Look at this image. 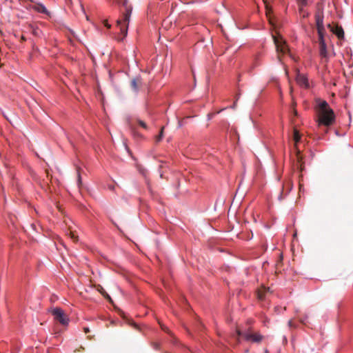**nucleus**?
<instances>
[{"instance_id":"6ab92c4d","label":"nucleus","mask_w":353,"mask_h":353,"mask_svg":"<svg viewBox=\"0 0 353 353\" xmlns=\"http://www.w3.org/2000/svg\"><path fill=\"white\" fill-rule=\"evenodd\" d=\"M288 192H289L292 189V184L291 182H288Z\"/></svg>"},{"instance_id":"6e6552de","label":"nucleus","mask_w":353,"mask_h":353,"mask_svg":"<svg viewBox=\"0 0 353 353\" xmlns=\"http://www.w3.org/2000/svg\"><path fill=\"white\" fill-rule=\"evenodd\" d=\"M319 54L321 58L327 59L328 57V53L327 50V46L325 43V41L324 39V35L319 36Z\"/></svg>"},{"instance_id":"4be33fe9","label":"nucleus","mask_w":353,"mask_h":353,"mask_svg":"<svg viewBox=\"0 0 353 353\" xmlns=\"http://www.w3.org/2000/svg\"><path fill=\"white\" fill-rule=\"evenodd\" d=\"M78 183H79V184H80L81 183V178L80 173L79 172H78Z\"/></svg>"},{"instance_id":"9b49d317","label":"nucleus","mask_w":353,"mask_h":353,"mask_svg":"<svg viewBox=\"0 0 353 353\" xmlns=\"http://www.w3.org/2000/svg\"><path fill=\"white\" fill-rule=\"evenodd\" d=\"M293 139L295 144H297L301 140V134L299 131L296 129L294 130Z\"/></svg>"},{"instance_id":"f03ea898","label":"nucleus","mask_w":353,"mask_h":353,"mask_svg":"<svg viewBox=\"0 0 353 353\" xmlns=\"http://www.w3.org/2000/svg\"><path fill=\"white\" fill-rule=\"evenodd\" d=\"M123 6H125V11L122 14L121 19H118L117 21V25L120 30V34L117 37V39L119 41H122L127 36L128 25L132 12V7L128 5L126 1H124Z\"/></svg>"},{"instance_id":"dca6fc26","label":"nucleus","mask_w":353,"mask_h":353,"mask_svg":"<svg viewBox=\"0 0 353 353\" xmlns=\"http://www.w3.org/2000/svg\"><path fill=\"white\" fill-rule=\"evenodd\" d=\"M299 6H300L299 11H300V12H303V17H307L308 16V12H305L303 10V6H301L300 4H299Z\"/></svg>"},{"instance_id":"aec40b11","label":"nucleus","mask_w":353,"mask_h":353,"mask_svg":"<svg viewBox=\"0 0 353 353\" xmlns=\"http://www.w3.org/2000/svg\"><path fill=\"white\" fill-rule=\"evenodd\" d=\"M239 96L236 97V101H234L233 105L230 106V108L234 109L236 108V102H237V101L239 99Z\"/></svg>"},{"instance_id":"5701e85b","label":"nucleus","mask_w":353,"mask_h":353,"mask_svg":"<svg viewBox=\"0 0 353 353\" xmlns=\"http://www.w3.org/2000/svg\"><path fill=\"white\" fill-rule=\"evenodd\" d=\"M83 330L85 334H87L90 332V329L88 327H84Z\"/></svg>"},{"instance_id":"ddd939ff","label":"nucleus","mask_w":353,"mask_h":353,"mask_svg":"<svg viewBox=\"0 0 353 353\" xmlns=\"http://www.w3.org/2000/svg\"><path fill=\"white\" fill-rule=\"evenodd\" d=\"M266 288L263 290H260L257 292V297L260 300H263L265 298V292L266 291Z\"/></svg>"},{"instance_id":"39448f33","label":"nucleus","mask_w":353,"mask_h":353,"mask_svg":"<svg viewBox=\"0 0 353 353\" xmlns=\"http://www.w3.org/2000/svg\"><path fill=\"white\" fill-rule=\"evenodd\" d=\"M50 312L54 316V321L59 322L62 325L67 326L69 324L70 319L61 308L58 307H54L51 309Z\"/></svg>"},{"instance_id":"7ed1b4c3","label":"nucleus","mask_w":353,"mask_h":353,"mask_svg":"<svg viewBox=\"0 0 353 353\" xmlns=\"http://www.w3.org/2000/svg\"><path fill=\"white\" fill-rule=\"evenodd\" d=\"M236 334L237 337L242 336L246 341L260 343L264 339V336L259 332H253L251 329H248L245 332L236 330Z\"/></svg>"},{"instance_id":"393cba45","label":"nucleus","mask_w":353,"mask_h":353,"mask_svg":"<svg viewBox=\"0 0 353 353\" xmlns=\"http://www.w3.org/2000/svg\"><path fill=\"white\" fill-rule=\"evenodd\" d=\"M265 353H268V351L266 350L265 351Z\"/></svg>"},{"instance_id":"9d476101","label":"nucleus","mask_w":353,"mask_h":353,"mask_svg":"<svg viewBox=\"0 0 353 353\" xmlns=\"http://www.w3.org/2000/svg\"><path fill=\"white\" fill-rule=\"evenodd\" d=\"M142 79L141 77L137 76L133 78L131 81V87L133 89L134 91L137 92L140 88V87L142 85Z\"/></svg>"},{"instance_id":"f257e3e1","label":"nucleus","mask_w":353,"mask_h":353,"mask_svg":"<svg viewBox=\"0 0 353 353\" xmlns=\"http://www.w3.org/2000/svg\"><path fill=\"white\" fill-rule=\"evenodd\" d=\"M314 110L317 116L316 122L319 126L329 127L334 123L336 120L334 112L326 101L321 99H316Z\"/></svg>"},{"instance_id":"f8f14e48","label":"nucleus","mask_w":353,"mask_h":353,"mask_svg":"<svg viewBox=\"0 0 353 353\" xmlns=\"http://www.w3.org/2000/svg\"><path fill=\"white\" fill-rule=\"evenodd\" d=\"M35 8H36V10L38 11L39 12H41V13H47L48 12L46 8L42 4H38L37 6H36Z\"/></svg>"},{"instance_id":"2eb2a0df","label":"nucleus","mask_w":353,"mask_h":353,"mask_svg":"<svg viewBox=\"0 0 353 353\" xmlns=\"http://www.w3.org/2000/svg\"><path fill=\"white\" fill-rule=\"evenodd\" d=\"M137 123H139V125L142 127L143 128L147 130L148 129V125L147 124L142 120H140V119H137Z\"/></svg>"},{"instance_id":"0eeeda50","label":"nucleus","mask_w":353,"mask_h":353,"mask_svg":"<svg viewBox=\"0 0 353 353\" xmlns=\"http://www.w3.org/2000/svg\"><path fill=\"white\" fill-rule=\"evenodd\" d=\"M296 81L297 84L303 88L307 89L310 87L307 74L301 73L299 71L296 73Z\"/></svg>"},{"instance_id":"b1692460","label":"nucleus","mask_w":353,"mask_h":353,"mask_svg":"<svg viewBox=\"0 0 353 353\" xmlns=\"http://www.w3.org/2000/svg\"><path fill=\"white\" fill-rule=\"evenodd\" d=\"M161 328H162V330H163L165 332L168 331V329L164 325H161Z\"/></svg>"},{"instance_id":"20e7f679","label":"nucleus","mask_w":353,"mask_h":353,"mask_svg":"<svg viewBox=\"0 0 353 353\" xmlns=\"http://www.w3.org/2000/svg\"><path fill=\"white\" fill-rule=\"evenodd\" d=\"M272 39L276 46V50L279 54H289L290 57L295 60V58L290 54L288 46L285 40L280 34L272 35Z\"/></svg>"},{"instance_id":"1a4fd4ad","label":"nucleus","mask_w":353,"mask_h":353,"mask_svg":"<svg viewBox=\"0 0 353 353\" xmlns=\"http://www.w3.org/2000/svg\"><path fill=\"white\" fill-rule=\"evenodd\" d=\"M327 27L330 28V31L338 37L339 39L342 40L344 39V31L341 26H339L338 25L332 26L331 24H328Z\"/></svg>"},{"instance_id":"412c9836","label":"nucleus","mask_w":353,"mask_h":353,"mask_svg":"<svg viewBox=\"0 0 353 353\" xmlns=\"http://www.w3.org/2000/svg\"><path fill=\"white\" fill-rule=\"evenodd\" d=\"M71 238L75 241H77V236L74 234H71Z\"/></svg>"},{"instance_id":"f3484780","label":"nucleus","mask_w":353,"mask_h":353,"mask_svg":"<svg viewBox=\"0 0 353 353\" xmlns=\"http://www.w3.org/2000/svg\"><path fill=\"white\" fill-rule=\"evenodd\" d=\"M297 1L301 6H305L307 4V0H297Z\"/></svg>"},{"instance_id":"4468645a","label":"nucleus","mask_w":353,"mask_h":353,"mask_svg":"<svg viewBox=\"0 0 353 353\" xmlns=\"http://www.w3.org/2000/svg\"><path fill=\"white\" fill-rule=\"evenodd\" d=\"M163 130H164V127H161L159 135L156 137V141L157 142H159V141H161L162 140V139L163 137Z\"/></svg>"},{"instance_id":"423d86ee","label":"nucleus","mask_w":353,"mask_h":353,"mask_svg":"<svg viewBox=\"0 0 353 353\" xmlns=\"http://www.w3.org/2000/svg\"><path fill=\"white\" fill-rule=\"evenodd\" d=\"M324 16L323 11H318L315 14V22L316 30L318 32V36L324 35L325 30L323 23Z\"/></svg>"},{"instance_id":"a211bd4d","label":"nucleus","mask_w":353,"mask_h":353,"mask_svg":"<svg viewBox=\"0 0 353 353\" xmlns=\"http://www.w3.org/2000/svg\"><path fill=\"white\" fill-rule=\"evenodd\" d=\"M103 24L104 25V26H105L107 28H110L111 27V25L108 23V21L107 20H104L103 21Z\"/></svg>"}]
</instances>
